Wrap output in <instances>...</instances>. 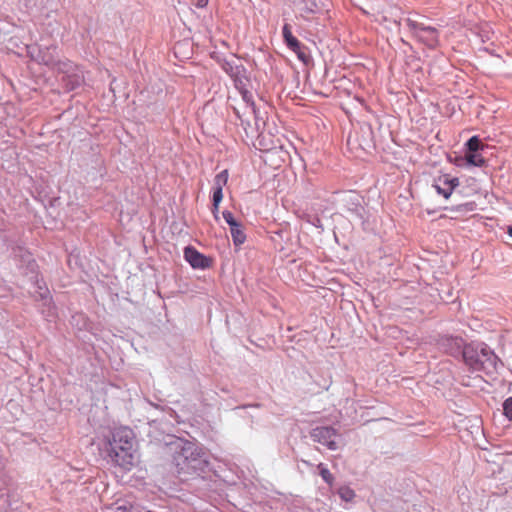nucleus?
<instances>
[{
	"label": "nucleus",
	"instance_id": "nucleus-1",
	"mask_svg": "<svg viewBox=\"0 0 512 512\" xmlns=\"http://www.w3.org/2000/svg\"><path fill=\"white\" fill-rule=\"evenodd\" d=\"M168 445L179 474L200 475L207 470V455L197 444L182 438H174Z\"/></svg>",
	"mask_w": 512,
	"mask_h": 512
},
{
	"label": "nucleus",
	"instance_id": "nucleus-2",
	"mask_svg": "<svg viewBox=\"0 0 512 512\" xmlns=\"http://www.w3.org/2000/svg\"><path fill=\"white\" fill-rule=\"evenodd\" d=\"M135 435L132 429L120 427L115 429L107 440V451L112 462L124 470L133 466Z\"/></svg>",
	"mask_w": 512,
	"mask_h": 512
},
{
	"label": "nucleus",
	"instance_id": "nucleus-3",
	"mask_svg": "<svg viewBox=\"0 0 512 512\" xmlns=\"http://www.w3.org/2000/svg\"><path fill=\"white\" fill-rule=\"evenodd\" d=\"M463 360L473 372L493 374L501 361L486 344H468L463 350Z\"/></svg>",
	"mask_w": 512,
	"mask_h": 512
},
{
	"label": "nucleus",
	"instance_id": "nucleus-4",
	"mask_svg": "<svg viewBox=\"0 0 512 512\" xmlns=\"http://www.w3.org/2000/svg\"><path fill=\"white\" fill-rule=\"evenodd\" d=\"M20 256L25 258V261L28 263V270L33 274L31 276V280L34 282L35 287L37 288L36 294L37 299L41 301L40 311L45 320L52 322L57 318V308L53 302V299L50 295L48 288L45 285V282L42 279L38 278L37 274V264L34 259L31 258V255L24 251L22 248H19Z\"/></svg>",
	"mask_w": 512,
	"mask_h": 512
},
{
	"label": "nucleus",
	"instance_id": "nucleus-5",
	"mask_svg": "<svg viewBox=\"0 0 512 512\" xmlns=\"http://www.w3.org/2000/svg\"><path fill=\"white\" fill-rule=\"evenodd\" d=\"M405 22L410 33L419 42L430 49H434L439 45V30L436 27L426 25L411 18H406Z\"/></svg>",
	"mask_w": 512,
	"mask_h": 512
},
{
	"label": "nucleus",
	"instance_id": "nucleus-6",
	"mask_svg": "<svg viewBox=\"0 0 512 512\" xmlns=\"http://www.w3.org/2000/svg\"><path fill=\"white\" fill-rule=\"evenodd\" d=\"M309 435L314 442L325 446L328 450L336 451L339 448L340 434L332 426H317L311 429Z\"/></svg>",
	"mask_w": 512,
	"mask_h": 512
},
{
	"label": "nucleus",
	"instance_id": "nucleus-7",
	"mask_svg": "<svg viewBox=\"0 0 512 512\" xmlns=\"http://www.w3.org/2000/svg\"><path fill=\"white\" fill-rule=\"evenodd\" d=\"M26 50L31 60L48 67L55 63V58L58 55V46L55 44L48 46L31 44L26 46Z\"/></svg>",
	"mask_w": 512,
	"mask_h": 512
},
{
	"label": "nucleus",
	"instance_id": "nucleus-8",
	"mask_svg": "<svg viewBox=\"0 0 512 512\" xmlns=\"http://www.w3.org/2000/svg\"><path fill=\"white\" fill-rule=\"evenodd\" d=\"M50 68L52 70H55L59 73H63L66 75V77L63 78V80L64 81L67 80L66 88L68 90L75 89L76 87H78L80 85V83L82 81L81 77H79L78 75H76L74 73V70H75L74 63L68 59L61 60L57 56V58H55V63H53L50 66Z\"/></svg>",
	"mask_w": 512,
	"mask_h": 512
},
{
	"label": "nucleus",
	"instance_id": "nucleus-9",
	"mask_svg": "<svg viewBox=\"0 0 512 512\" xmlns=\"http://www.w3.org/2000/svg\"><path fill=\"white\" fill-rule=\"evenodd\" d=\"M221 67L231 77L235 88H243V83H248L247 71L243 65H237L233 61L225 60Z\"/></svg>",
	"mask_w": 512,
	"mask_h": 512
},
{
	"label": "nucleus",
	"instance_id": "nucleus-10",
	"mask_svg": "<svg viewBox=\"0 0 512 512\" xmlns=\"http://www.w3.org/2000/svg\"><path fill=\"white\" fill-rule=\"evenodd\" d=\"M184 258L194 269H207L211 266V259L204 254L200 253L192 246H187L184 249Z\"/></svg>",
	"mask_w": 512,
	"mask_h": 512
},
{
	"label": "nucleus",
	"instance_id": "nucleus-11",
	"mask_svg": "<svg viewBox=\"0 0 512 512\" xmlns=\"http://www.w3.org/2000/svg\"><path fill=\"white\" fill-rule=\"evenodd\" d=\"M460 184L457 177H450L449 175L440 176L435 180L433 187L439 195H442L445 199H448L454 189Z\"/></svg>",
	"mask_w": 512,
	"mask_h": 512
},
{
	"label": "nucleus",
	"instance_id": "nucleus-12",
	"mask_svg": "<svg viewBox=\"0 0 512 512\" xmlns=\"http://www.w3.org/2000/svg\"><path fill=\"white\" fill-rule=\"evenodd\" d=\"M440 346L441 348L451 356L463 357V350L465 348L464 340L461 337L458 336H445L442 337L440 340Z\"/></svg>",
	"mask_w": 512,
	"mask_h": 512
},
{
	"label": "nucleus",
	"instance_id": "nucleus-13",
	"mask_svg": "<svg viewBox=\"0 0 512 512\" xmlns=\"http://www.w3.org/2000/svg\"><path fill=\"white\" fill-rule=\"evenodd\" d=\"M342 202L346 209L359 219H363L364 207L361 204L360 196L352 191L343 195Z\"/></svg>",
	"mask_w": 512,
	"mask_h": 512
},
{
	"label": "nucleus",
	"instance_id": "nucleus-14",
	"mask_svg": "<svg viewBox=\"0 0 512 512\" xmlns=\"http://www.w3.org/2000/svg\"><path fill=\"white\" fill-rule=\"evenodd\" d=\"M327 0H301L299 10L301 16L307 18L308 15L321 13L326 7Z\"/></svg>",
	"mask_w": 512,
	"mask_h": 512
},
{
	"label": "nucleus",
	"instance_id": "nucleus-15",
	"mask_svg": "<svg viewBox=\"0 0 512 512\" xmlns=\"http://www.w3.org/2000/svg\"><path fill=\"white\" fill-rule=\"evenodd\" d=\"M230 233L233 240V244L236 247L241 246L246 241V234L243 230L241 223H236L235 226L230 227Z\"/></svg>",
	"mask_w": 512,
	"mask_h": 512
},
{
	"label": "nucleus",
	"instance_id": "nucleus-16",
	"mask_svg": "<svg viewBox=\"0 0 512 512\" xmlns=\"http://www.w3.org/2000/svg\"><path fill=\"white\" fill-rule=\"evenodd\" d=\"M465 160L470 166L482 167L485 164V159L478 152H466Z\"/></svg>",
	"mask_w": 512,
	"mask_h": 512
},
{
	"label": "nucleus",
	"instance_id": "nucleus-17",
	"mask_svg": "<svg viewBox=\"0 0 512 512\" xmlns=\"http://www.w3.org/2000/svg\"><path fill=\"white\" fill-rule=\"evenodd\" d=\"M241 96L243 101L246 103L248 107L252 109L253 112H255V104L253 101V95L252 93L247 89V83H243V88H236Z\"/></svg>",
	"mask_w": 512,
	"mask_h": 512
},
{
	"label": "nucleus",
	"instance_id": "nucleus-18",
	"mask_svg": "<svg viewBox=\"0 0 512 512\" xmlns=\"http://www.w3.org/2000/svg\"><path fill=\"white\" fill-rule=\"evenodd\" d=\"M228 170H223L220 173H218L213 180V187L215 189H222L226 186L228 182Z\"/></svg>",
	"mask_w": 512,
	"mask_h": 512
},
{
	"label": "nucleus",
	"instance_id": "nucleus-19",
	"mask_svg": "<svg viewBox=\"0 0 512 512\" xmlns=\"http://www.w3.org/2000/svg\"><path fill=\"white\" fill-rule=\"evenodd\" d=\"M317 469L319 470V475L321 476L323 481L331 486L334 482V477L330 470L328 469V467L323 463H319L317 465Z\"/></svg>",
	"mask_w": 512,
	"mask_h": 512
},
{
	"label": "nucleus",
	"instance_id": "nucleus-20",
	"mask_svg": "<svg viewBox=\"0 0 512 512\" xmlns=\"http://www.w3.org/2000/svg\"><path fill=\"white\" fill-rule=\"evenodd\" d=\"M338 495L342 500L346 502L352 501L356 496L354 490L348 486L340 487L338 490Z\"/></svg>",
	"mask_w": 512,
	"mask_h": 512
},
{
	"label": "nucleus",
	"instance_id": "nucleus-21",
	"mask_svg": "<svg viewBox=\"0 0 512 512\" xmlns=\"http://www.w3.org/2000/svg\"><path fill=\"white\" fill-rule=\"evenodd\" d=\"M467 152H478L482 148L481 141L478 136H472L465 144Z\"/></svg>",
	"mask_w": 512,
	"mask_h": 512
},
{
	"label": "nucleus",
	"instance_id": "nucleus-22",
	"mask_svg": "<svg viewBox=\"0 0 512 512\" xmlns=\"http://www.w3.org/2000/svg\"><path fill=\"white\" fill-rule=\"evenodd\" d=\"M290 50L297 55L300 61L303 63L308 62L309 55L306 52V47L301 42L298 43V48H291Z\"/></svg>",
	"mask_w": 512,
	"mask_h": 512
},
{
	"label": "nucleus",
	"instance_id": "nucleus-23",
	"mask_svg": "<svg viewBox=\"0 0 512 512\" xmlns=\"http://www.w3.org/2000/svg\"><path fill=\"white\" fill-rule=\"evenodd\" d=\"M305 221L313 225L314 227L320 229L321 231L324 230L322 221L318 216L306 215Z\"/></svg>",
	"mask_w": 512,
	"mask_h": 512
},
{
	"label": "nucleus",
	"instance_id": "nucleus-24",
	"mask_svg": "<svg viewBox=\"0 0 512 512\" xmlns=\"http://www.w3.org/2000/svg\"><path fill=\"white\" fill-rule=\"evenodd\" d=\"M19 501V497H18V494H15V493H7V505L9 506V508H11L12 510H16L18 509V503Z\"/></svg>",
	"mask_w": 512,
	"mask_h": 512
},
{
	"label": "nucleus",
	"instance_id": "nucleus-25",
	"mask_svg": "<svg viewBox=\"0 0 512 512\" xmlns=\"http://www.w3.org/2000/svg\"><path fill=\"white\" fill-rule=\"evenodd\" d=\"M504 415L512 421V397H508L503 403Z\"/></svg>",
	"mask_w": 512,
	"mask_h": 512
},
{
	"label": "nucleus",
	"instance_id": "nucleus-26",
	"mask_svg": "<svg viewBox=\"0 0 512 512\" xmlns=\"http://www.w3.org/2000/svg\"><path fill=\"white\" fill-rule=\"evenodd\" d=\"M212 190H213V193H212L213 206H219L223 199V190L215 189V188H212Z\"/></svg>",
	"mask_w": 512,
	"mask_h": 512
},
{
	"label": "nucleus",
	"instance_id": "nucleus-27",
	"mask_svg": "<svg viewBox=\"0 0 512 512\" xmlns=\"http://www.w3.org/2000/svg\"><path fill=\"white\" fill-rule=\"evenodd\" d=\"M222 216H223L225 222L229 225V227L235 226V224L238 223V221L234 218L232 212H230L228 210H224L222 212Z\"/></svg>",
	"mask_w": 512,
	"mask_h": 512
},
{
	"label": "nucleus",
	"instance_id": "nucleus-28",
	"mask_svg": "<svg viewBox=\"0 0 512 512\" xmlns=\"http://www.w3.org/2000/svg\"><path fill=\"white\" fill-rule=\"evenodd\" d=\"M286 46L290 50L291 48H298V43L300 42L295 36H290L284 40Z\"/></svg>",
	"mask_w": 512,
	"mask_h": 512
},
{
	"label": "nucleus",
	"instance_id": "nucleus-29",
	"mask_svg": "<svg viewBox=\"0 0 512 512\" xmlns=\"http://www.w3.org/2000/svg\"><path fill=\"white\" fill-rule=\"evenodd\" d=\"M282 35L284 40L293 35L289 24L285 23L283 25Z\"/></svg>",
	"mask_w": 512,
	"mask_h": 512
},
{
	"label": "nucleus",
	"instance_id": "nucleus-30",
	"mask_svg": "<svg viewBox=\"0 0 512 512\" xmlns=\"http://www.w3.org/2000/svg\"><path fill=\"white\" fill-rule=\"evenodd\" d=\"M211 211H212V214L214 216V219L216 221H218L219 220V206H213L212 205V210Z\"/></svg>",
	"mask_w": 512,
	"mask_h": 512
},
{
	"label": "nucleus",
	"instance_id": "nucleus-31",
	"mask_svg": "<svg viewBox=\"0 0 512 512\" xmlns=\"http://www.w3.org/2000/svg\"><path fill=\"white\" fill-rule=\"evenodd\" d=\"M208 2L209 0H197L195 5L197 8H205Z\"/></svg>",
	"mask_w": 512,
	"mask_h": 512
},
{
	"label": "nucleus",
	"instance_id": "nucleus-32",
	"mask_svg": "<svg viewBox=\"0 0 512 512\" xmlns=\"http://www.w3.org/2000/svg\"><path fill=\"white\" fill-rule=\"evenodd\" d=\"M114 512H131L130 510H128L125 506L123 505H120V506H117L115 508V511Z\"/></svg>",
	"mask_w": 512,
	"mask_h": 512
},
{
	"label": "nucleus",
	"instance_id": "nucleus-33",
	"mask_svg": "<svg viewBox=\"0 0 512 512\" xmlns=\"http://www.w3.org/2000/svg\"><path fill=\"white\" fill-rule=\"evenodd\" d=\"M507 232H508V235H509L510 237H512V226H509V227H508V231H507Z\"/></svg>",
	"mask_w": 512,
	"mask_h": 512
},
{
	"label": "nucleus",
	"instance_id": "nucleus-34",
	"mask_svg": "<svg viewBox=\"0 0 512 512\" xmlns=\"http://www.w3.org/2000/svg\"><path fill=\"white\" fill-rule=\"evenodd\" d=\"M234 112H235L236 116L240 119L241 117H240L239 111L234 108Z\"/></svg>",
	"mask_w": 512,
	"mask_h": 512
}]
</instances>
